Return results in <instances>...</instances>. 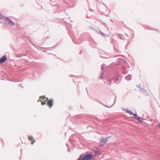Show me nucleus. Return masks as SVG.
Instances as JSON below:
<instances>
[{
  "label": "nucleus",
  "instance_id": "6e6552de",
  "mask_svg": "<svg viewBox=\"0 0 160 160\" xmlns=\"http://www.w3.org/2000/svg\"><path fill=\"white\" fill-rule=\"evenodd\" d=\"M132 76L131 75H129L126 77V79L127 80H130L132 79Z\"/></svg>",
  "mask_w": 160,
  "mask_h": 160
},
{
  "label": "nucleus",
  "instance_id": "2eb2a0df",
  "mask_svg": "<svg viewBox=\"0 0 160 160\" xmlns=\"http://www.w3.org/2000/svg\"><path fill=\"white\" fill-rule=\"evenodd\" d=\"M108 84L109 85H111V80L108 81Z\"/></svg>",
  "mask_w": 160,
  "mask_h": 160
},
{
  "label": "nucleus",
  "instance_id": "dca6fc26",
  "mask_svg": "<svg viewBox=\"0 0 160 160\" xmlns=\"http://www.w3.org/2000/svg\"><path fill=\"white\" fill-rule=\"evenodd\" d=\"M46 103V102H43L42 103V105H43L45 104Z\"/></svg>",
  "mask_w": 160,
  "mask_h": 160
},
{
  "label": "nucleus",
  "instance_id": "f257e3e1",
  "mask_svg": "<svg viewBox=\"0 0 160 160\" xmlns=\"http://www.w3.org/2000/svg\"><path fill=\"white\" fill-rule=\"evenodd\" d=\"M92 157V155L90 154H87L85 155H82L77 160H88L91 158Z\"/></svg>",
  "mask_w": 160,
  "mask_h": 160
},
{
  "label": "nucleus",
  "instance_id": "f3484780",
  "mask_svg": "<svg viewBox=\"0 0 160 160\" xmlns=\"http://www.w3.org/2000/svg\"><path fill=\"white\" fill-rule=\"evenodd\" d=\"M6 19L9 21H10V20H11L10 18H8V17L6 18Z\"/></svg>",
  "mask_w": 160,
  "mask_h": 160
},
{
  "label": "nucleus",
  "instance_id": "1a4fd4ad",
  "mask_svg": "<svg viewBox=\"0 0 160 160\" xmlns=\"http://www.w3.org/2000/svg\"><path fill=\"white\" fill-rule=\"evenodd\" d=\"M138 87L140 88V90L141 92L143 93H145L146 92V91L144 89L142 88H140L139 86H138Z\"/></svg>",
  "mask_w": 160,
  "mask_h": 160
},
{
  "label": "nucleus",
  "instance_id": "5701e85b",
  "mask_svg": "<svg viewBox=\"0 0 160 160\" xmlns=\"http://www.w3.org/2000/svg\"><path fill=\"white\" fill-rule=\"evenodd\" d=\"M67 146L68 147V144H67Z\"/></svg>",
  "mask_w": 160,
  "mask_h": 160
},
{
  "label": "nucleus",
  "instance_id": "6ab92c4d",
  "mask_svg": "<svg viewBox=\"0 0 160 160\" xmlns=\"http://www.w3.org/2000/svg\"><path fill=\"white\" fill-rule=\"evenodd\" d=\"M100 78L101 79H103V78L102 77V75L101 76Z\"/></svg>",
  "mask_w": 160,
  "mask_h": 160
},
{
  "label": "nucleus",
  "instance_id": "0eeeda50",
  "mask_svg": "<svg viewBox=\"0 0 160 160\" xmlns=\"http://www.w3.org/2000/svg\"><path fill=\"white\" fill-rule=\"evenodd\" d=\"M44 99H46L47 100H48V98H46L44 96H41L40 98L39 101L41 102H42V100Z\"/></svg>",
  "mask_w": 160,
  "mask_h": 160
},
{
  "label": "nucleus",
  "instance_id": "20e7f679",
  "mask_svg": "<svg viewBox=\"0 0 160 160\" xmlns=\"http://www.w3.org/2000/svg\"><path fill=\"white\" fill-rule=\"evenodd\" d=\"M47 104L48 106H50V108H51L53 104V100L52 99L50 100L48 102Z\"/></svg>",
  "mask_w": 160,
  "mask_h": 160
},
{
  "label": "nucleus",
  "instance_id": "4be33fe9",
  "mask_svg": "<svg viewBox=\"0 0 160 160\" xmlns=\"http://www.w3.org/2000/svg\"><path fill=\"white\" fill-rule=\"evenodd\" d=\"M101 33L102 34H103V35H104V33H102V32H101Z\"/></svg>",
  "mask_w": 160,
  "mask_h": 160
},
{
  "label": "nucleus",
  "instance_id": "a211bd4d",
  "mask_svg": "<svg viewBox=\"0 0 160 160\" xmlns=\"http://www.w3.org/2000/svg\"><path fill=\"white\" fill-rule=\"evenodd\" d=\"M35 142V140H33V141L32 142V144H33V143H34V142Z\"/></svg>",
  "mask_w": 160,
  "mask_h": 160
},
{
  "label": "nucleus",
  "instance_id": "4468645a",
  "mask_svg": "<svg viewBox=\"0 0 160 160\" xmlns=\"http://www.w3.org/2000/svg\"><path fill=\"white\" fill-rule=\"evenodd\" d=\"M28 138L30 140H32L33 139V137L31 136H29Z\"/></svg>",
  "mask_w": 160,
  "mask_h": 160
},
{
  "label": "nucleus",
  "instance_id": "ddd939ff",
  "mask_svg": "<svg viewBox=\"0 0 160 160\" xmlns=\"http://www.w3.org/2000/svg\"><path fill=\"white\" fill-rule=\"evenodd\" d=\"M133 115L134 116V118L136 119H137V117H138V116H137V114H136L135 113H134V114H133Z\"/></svg>",
  "mask_w": 160,
  "mask_h": 160
},
{
  "label": "nucleus",
  "instance_id": "9b49d317",
  "mask_svg": "<svg viewBox=\"0 0 160 160\" xmlns=\"http://www.w3.org/2000/svg\"><path fill=\"white\" fill-rule=\"evenodd\" d=\"M11 23H9V24H10L12 25V26H13L14 25V23L13 22H12L11 20H10V21H9Z\"/></svg>",
  "mask_w": 160,
  "mask_h": 160
},
{
  "label": "nucleus",
  "instance_id": "39448f33",
  "mask_svg": "<svg viewBox=\"0 0 160 160\" xmlns=\"http://www.w3.org/2000/svg\"><path fill=\"white\" fill-rule=\"evenodd\" d=\"M122 72L123 73L125 74L128 71L127 70H126L125 67L123 66L122 68Z\"/></svg>",
  "mask_w": 160,
  "mask_h": 160
},
{
  "label": "nucleus",
  "instance_id": "f8f14e48",
  "mask_svg": "<svg viewBox=\"0 0 160 160\" xmlns=\"http://www.w3.org/2000/svg\"><path fill=\"white\" fill-rule=\"evenodd\" d=\"M105 65L102 64L101 66V69L103 70H104V68H105Z\"/></svg>",
  "mask_w": 160,
  "mask_h": 160
},
{
  "label": "nucleus",
  "instance_id": "f03ea898",
  "mask_svg": "<svg viewBox=\"0 0 160 160\" xmlns=\"http://www.w3.org/2000/svg\"><path fill=\"white\" fill-rule=\"evenodd\" d=\"M109 138L107 137L104 139L103 138H102L100 139V142L101 143V146H103L105 145L107 142L108 139Z\"/></svg>",
  "mask_w": 160,
  "mask_h": 160
},
{
  "label": "nucleus",
  "instance_id": "412c9836",
  "mask_svg": "<svg viewBox=\"0 0 160 160\" xmlns=\"http://www.w3.org/2000/svg\"><path fill=\"white\" fill-rule=\"evenodd\" d=\"M158 126L159 127L160 129V124H159L158 125Z\"/></svg>",
  "mask_w": 160,
  "mask_h": 160
},
{
  "label": "nucleus",
  "instance_id": "423d86ee",
  "mask_svg": "<svg viewBox=\"0 0 160 160\" xmlns=\"http://www.w3.org/2000/svg\"><path fill=\"white\" fill-rule=\"evenodd\" d=\"M136 119L140 123L142 122L143 120H144V119L142 118L139 117H137V119Z\"/></svg>",
  "mask_w": 160,
  "mask_h": 160
},
{
  "label": "nucleus",
  "instance_id": "9d476101",
  "mask_svg": "<svg viewBox=\"0 0 160 160\" xmlns=\"http://www.w3.org/2000/svg\"><path fill=\"white\" fill-rule=\"evenodd\" d=\"M127 112L130 114V115H133L134 113L129 110H126Z\"/></svg>",
  "mask_w": 160,
  "mask_h": 160
},
{
  "label": "nucleus",
  "instance_id": "aec40b11",
  "mask_svg": "<svg viewBox=\"0 0 160 160\" xmlns=\"http://www.w3.org/2000/svg\"><path fill=\"white\" fill-rule=\"evenodd\" d=\"M114 100H115V102H114V103H115V102L116 100V98Z\"/></svg>",
  "mask_w": 160,
  "mask_h": 160
},
{
  "label": "nucleus",
  "instance_id": "7ed1b4c3",
  "mask_svg": "<svg viewBox=\"0 0 160 160\" xmlns=\"http://www.w3.org/2000/svg\"><path fill=\"white\" fill-rule=\"evenodd\" d=\"M7 60L6 55L3 56L2 58L0 59V63H2L5 62Z\"/></svg>",
  "mask_w": 160,
  "mask_h": 160
}]
</instances>
